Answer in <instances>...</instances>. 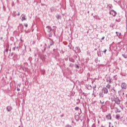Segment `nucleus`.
Segmentation results:
<instances>
[{
  "label": "nucleus",
  "mask_w": 127,
  "mask_h": 127,
  "mask_svg": "<svg viewBox=\"0 0 127 127\" xmlns=\"http://www.w3.org/2000/svg\"><path fill=\"white\" fill-rule=\"evenodd\" d=\"M17 15H18V16L20 15V13L19 12L18 13Z\"/></svg>",
  "instance_id": "nucleus-33"
},
{
  "label": "nucleus",
  "mask_w": 127,
  "mask_h": 127,
  "mask_svg": "<svg viewBox=\"0 0 127 127\" xmlns=\"http://www.w3.org/2000/svg\"><path fill=\"white\" fill-rule=\"evenodd\" d=\"M111 92H112V93H111L110 95H116V94H117V91L114 88L111 89Z\"/></svg>",
  "instance_id": "nucleus-9"
},
{
  "label": "nucleus",
  "mask_w": 127,
  "mask_h": 127,
  "mask_svg": "<svg viewBox=\"0 0 127 127\" xmlns=\"http://www.w3.org/2000/svg\"><path fill=\"white\" fill-rule=\"evenodd\" d=\"M5 52H8V49H5Z\"/></svg>",
  "instance_id": "nucleus-29"
},
{
  "label": "nucleus",
  "mask_w": 127,
  "mask_h": 127,
  "mask_svg": "<svg viewBox=\"0 0 127 127\" xmlns=\"http://www.w3.org/2000/svg\"><path fill=\"white\" fill-rule=\"evenodd\" d=\"M1 39H2V37L1 38Z\"/></svg>",
  "instance_id": "nucleus-42"
},
{
  "label": "nucleus",
  "mask_w": 127,
  "mask_h": 127,
  "mask_svg": "<svg viewBox=\"0 0 127 127\" xmlns=\"http://www.w3.org/2000/svg\"><path fill=\"white\" fill-rule=\"evenodd\" d=\"M50 9L51 12H53V11H54V10H55V8L54 7H52L50 8Z\"/></svg>",
  "instance_id": "nucleus-16"
},
{
  "label": "nucleus",
  "mask_w": 127,
  "mask_h": 127,
  "mask_svg": "<svg viewBox=\"0 0 127 127\" xmlns=\"http://www.w3.org/2000/svg\"><path fill=\"white\" fill-rule=\"evenodd\" d=\"M49 37H52V33H51L50 34H49Z\"/></svg>",
  "instance_id": "nucleus-25"
},
{
  "label": "nucleus",
  "mask_w": 127,
  "mask_h": 127,
  "mask_svg": "<svg viewBox=\"0 0 127 127\" xmlns=\"http://www.w3.org/2000/svg\"><path fill=\"white\" fill-rule=\"evenodd\" d=\"M50 39V45L48 47V48H50V46H52V45H54V42L51 40V39Z\"/></svg>",
  "instance_id": "nucleus-6"
},
{
  "label": "nucleus",
  "mask_w": 127,
  "mask_h": 127,
  "mask_svg": "<svg viewBox=\"0 0 127 127\" xmlns=\"http://www.w3.org/2000/svg\"><path fill=\"white\" fill-rule=\"evenodd\" d=\"M13 53H11V56H13Z\"/></svg>",
  "instance_id": "nucleus-37"
},
{
  "label": "nucleus",
  "mask_w": 127,
  "mask_h": 127,
  "mask_svg": "<svg viewBox=\"0 0 127 127\" xmlns=\"http://www.w3.org/2000/svg\"><path fill=\"white\" fill-rule=\"evenodd\" d=\"M114 102L117 105H120L121 104V100L117 97H114Z\"/></svg>",
  "instance_id": "nucleus-1"
},
{
  "label": "nucleus",
  "mask_w": 127,
  "mask_h": 127,
  "mask_svg": "<svg viewBox=\"0 0 127 127\" xmlns=\"http://www.w3.org/2000/svg\"><path fill=\"white\" fill-rule=\"evenodd\" d=\"M102 91L104 94H107L109 93V90L107 87H103L102 89Z\"/></svg>",
  "instance_id": "nucleus-5"
},
{
  "label": "nucleus",
  "mask_w": 127,
  "mask_h": 127,
  "mask_svg": "<svg viewBox=\"0 0 127 127\" xmlns=\"http://www.w3.org/2000/svg\"><path fill=\"white\" fill-rule=\"evenodd\" d=\"M16 49H17V50H18V51H19L18 47H16Z\"/></svg>",
  "instance_id": "nucleus-36"
},
{
  "label": "nucleus",
  "mask_w": 127,
  "mask_h": 127,
  "mask_svg": "<svg viewBox=\"0 0 127 127\" xmlns=\"http://www.w3.org/2000/svg\"><path fill=\"white\" fill-rule=\"evenodd\" d=\"M120 118H121V115L119 114L116 115L115 119H116V120H120Z\"/></svg>",
  "instance_id": "nucleus-14"
},
{
  "label": "nucleus",
  "mask_w": 127,
  "mask_h": 127,
  "mask_svg": "<svg viewBox=\"0 0 127 127\" xmlns=\"http://www.w3.org/2000/svg\"><path fill=\"white\" fill-rule=\"evenodd\" d=\"M99 97L104 98V93L103 92L99 93Z\"/></svg>",
  "instance_id": "nucleus-13"
},
{
  "label": "nucleus",
  "mask_w": 127,
  "mask_h": 127,
  "mask_svg": "<svg viewBox=\"0 0 127 127\" xmlns=\"http://www.w3.org/2000/svg\"><path fill=\"white\" fill-rule=\"evenodd\" d=\"M75 111H78V110H79V107H76L75 108Z\"/></svg>",
  "instance_id": "nucleus-21"
},
{
  "label": "nucleus",
  "mask_w": 127,
  "mask_h": 127,
  "mask_svg": "<svg viewBox=\"0 0 127 127\" xmlns=\"http://www.w3.org/2000/svg\"><path fill=\"white\" fill-rule=\"evenodd\" d=\"M105 39V37L102 38L101 40H104Z\"/></svg>",
  "instance_id": "nucleus-32"
},
{
  "label": "nucleus",
  "mask_w": 127,
  "mask_h": 127,
  "mask_svg": "<svg viewBox=\"0 0 127 127\" xmlns=\"http://www.w3.org/2000/svg\"><path fill=\"white\" fill-rule=\"evenodd\" d=\"M24 25V26H25V27H27V26H28V25L27 24V23H25Z\"/></svg>",
  "instance_id": "nucleus-24"
},
{
  "label": "nucleus",
  "mask_w": 127,
  "mask_h": 127,
  "mask_svg": "<svg viewBox=\"0 0 127 127\" xmlns=\"http://www.w3.org/2000/svg\"><path fill=\"white\" fill-rule=\"evenodd\" d=\"M13 16H14V17H15V16H16V14H13Z\"/></svg>",
  "instance_id": "nucleus-34"
},
{
  "label": "nucleus",
  "mask_w": 127,
  "mask_h": 127,
  "mask_svg": "<svg viewBox=\"0 0 127 127\" xmlns=\"http://www.w3.org/2000/svg\"><path fill=\"white\" fill-rule=\"evenodd\" d=\"M56 32V28L53 29L54 35H55V33Z\"/></svg>",
  "instance_id": "nucleus-18"
},
{
  "label": "nucleus",
  "mask_w": 127,
  "mask_h": 127,
  "mask_svg": "<svg viewBox=\"0 0 127 127\" xmlns=\"http://www.w3.org/2000/svg\"><path fill=\"white\" fill-rule=\"evenodd\" d=\"M110 14H111V15H113V16H116L117 15V12L116 11H114V9H112L109 12Z\"/></svg>",
  "instance_id": "nucleus-3"
},
{
  "label": "nucleus",
  "mask_w": 127,
  "mask_h": 127,
  "mask_svg": "<svg viewBox=\"0 0 127 127\" xmlns=\"http://www.w3.org/2000/svg\"><path fill=\"white\" fill-rule=\"evenodd\" d=\"M109 127H114V126H112V127L111 126V122H109Z\"/></svg>",
  "instance_id": "nucleus-27"
},
{
  "label": "nucleus",
  "mask_w": 127,
  "mask_h": 127,
  "mask_svg": "<svg viewBox=\"0 0 127 127\" xmlns=\"http://www.w3.org/2000/svg\"><path fill=\"white\" fill-rule=\"evenodd\" d=\"M116 21L117 22H120V21H121V19H116Z\"/></svg>",
  "instance_id": "nucleus-19"
},
{
  "label": "nucleus",
  "mask_w": 127,
  "mask_h": 127,
  "mask_svg": "<svg viewBox=\"0 0 127 127\" xmlns=\"http://www.w3.org/2000/svg\"><path fill=\"white\" fill-rule=\"evenodd\" d=\"M9 52H10H10H11V48H10V49L9 50Z\"/></svg>",
  "instance_id": "nucleus-35"
},
{
  "label": "nucleus",
  "mask_w": 127,
  "mask_h": 127,
  "mask_svg": "<svg viewBox=\"0 0 127 127\" xmlns=\"http://www.w3.org/2000/svg\"><path fill=\"white\" fill-rule=\"evenodd\" d=\"M120 108L122 109V107L121 106H120Z\"/></svg>",
  "instance_id": "nucleus-43"
},
{
  "label": "nucleus",
  "mask_w": 127,
  "mask_h": 127,
  "mask_svg": "<svg viewBox=\"0 0 127 127\" xmlns=\"http://www.w3.org/2000/svg\"><path fill=\"white\" fill-rule=\"evenodd\" d=\"M45 50H46V48H44V51H45Z\"/></svg>",
  "instance_id": "nucleus-38"
},
{
  "label": "nucleus",
  "mask_w": 127,
  "mask_h": 127,
  "mask_svg": "<svg viewBox=\"0 0 127 127\" xmlns=\"http://www.w3.org/2000/svg\"><path fill=\"white\" fill-rule=\"evenodd\" d=\"M116 34H118V32H116Z\"/></svg>",
  "instance_id": "nucleus-39"
},
{
  "label": "nucleus",
  "mask_w": 127,
  "mask_h": 127,
  "mask_svg": "<svg viewBox=\"0 0 127 127\" xmlns=\"http://www.w3.org/2000/svg\"><path fill=\"white\" fill-rule=\"evenodd\" d=\"M106 81L107 82H109L110 84L112 83V78L110 76L107 77Z\"/></svg>",
  "instance_id": "nucleus-11"
},
{
  "label": "nucleus",
  "mask_w": 127,
  "mask_h": 127,
  "mask_svg": "<svg viewBox=\"0 0 127 127\" xmlns=\"http://www.w3.org/2000/svg\"><path fill=\"white\" fill-rule=\"evenodd\" d=\"M96 88H97V86L95 85V86H93V89H96Z\"/></svg>",
  "instance_id": "nucleus-30"
},
{
  "label": "nucleus",
  "mask_w": 127,
  "mask_h": 127,
  "mask_svg": "<svg viewBox=\"0 0 127 127\" xmlns=\"http://www.w3.org/2000/svg\"><path fill=\"white\" fill-rule=\"evenodd\" d=\"M46 29H47L48 32H49V33L51 32V30H52V29L51 28V27H50L49 26H47Z\"/></svg>",
  "instance_id": "nucleus-10"
},
{
  "label": "nucleus",
  "mask_w": 127,
  "mask_h": 127,
  "mask_svg": "<svg viewBox=\"0 0 127 127\" xmlns=\"http://www.w3.org/2000/svg\"><path fill=\"white\" fill-rule=\"evenodd\" d=\"M106 88H107V89H111V84H108L106 85Z\"/></svg>",
  "instance_id": "nucleus-17"
},
{
  "label": "nucleus",
  "mask_w": 127,
  "mask_h": 127,
  "mask_svg": "<svg viewBox=\"0 0 127 127\" xmlns=\"http://www.w3.org/2000/svg\"><path fill=\"white\" fill-rule=\"evenodd\" d=\"M22 21H23V20H26V18L25 15L22 14Z\"/></svg>",
  "instance_id": "nucleus-12"
},
{
  "label": "nucleus",
  "mask_w": 127,
  "mask_h": 127,
  "mask_svg": "<svg viewBox=\"0 0 127 127\" xmlns=\"http://www.w3.org/2000/svg\"><path fill=\"white\" fill-rule=\"evenodd\" d=\"M15 49H16V47H13V48H12V50H13V51H15Z\"/></svg>",
  "instance_id": "nucleus-23"
},
{
  "label": "nucleus",
  "mask_w": 127,
  "mask_h": 127,
  "mask_svg": "<svg viewBox=\"0 0 127 127\" xmlns=\"http://www.w3.org/2000/svg\"><path fill=\"white\" fill-rule=\"evenodd\" d=\"M116 35H117V36H118V37H120V36H121V35H122V33H120L119 35V34H117Z\"/></svg>",
  "instance_id": "nucleus-22"
},
{
  "label": "nucleus",
  "mask_w": 127,
  "mask_h": 127,
  "mask_svg": "<svg viewBox=\"0 0 127 127\" xmlns=\"http://www.w3.org/2000/svg\"><path fill=\"white\" fill-rule=\"evenodd\" d=\"M6 109L7 112H11V110H12V107L11 106H8Z\"/></svg>",
  "instance_id": "nucleus-8"
},
{
  "label": "nucleus",
  "mask_w": 127,
  "mask_h": 127,
  "mask_svg": "<svg viewBox=\"0 0 127 127\" xmlns=\"http://www.w3.org/2000/svg\"><path fill=\"white\" fill-rule=\"evenodd\" d=\"M99 104H100L101 105V109H102L103 107H105L106 106V103H105V101L104 100H100L99 102Z\"/></svg>",
  "instance_id": "nucleus-4"
},
{
  "label": "nucleus",
  "mask_w": 127,
  "mask_h": 127,
  "mask_svg": "<svg viewBox=\"0 0 127 127\" xmlns=\"http://www.w3.org/2000/svg\"><path fill=\"white\" fill-rule=\"evenodd\" d=\"M107 120H112V114L109 113L108 115L106 116Z\"/></svg>",
  "instance_id": "nucleus-7"
},
{
  "label": "nucleus",
  "mask_w": 127,
  "mask_h": 127,
  "mask_svg": "<svg viewBox=\"0 0 127 127\" xmlns=\"http://www.w3.org/2000/svg\"><path fill=\"white\" fill-rule=\"evenodd\" d=\"M121 88L122 89H123V90H127V83L126 82H123L121 84Z\"/></svg>",
  "instance_id": "nucleus-2"
},
{
  "label": "nucleus",
  "mask_w": 127,
  "mask_h": 127,
  "mask_svg": "<svg viewBox=\"0 0 127 127\" xmlns=\"http://www.w3.org/2000/svg\"><path fill=\"white\" fill-rule=\"evenodd\" d=\"M17 91H18V92H19V91H20V89L17 88Z\"/></svg>",
  "instance_id": "nucleus-31"
},
{
  "label": "nucleus",
  "mask_w": 127,
  "mask_h": 127,
  "mask_svg": "<svg viewBox=\"0 0 127 127\" xmlns=\"http://www.w3.org/2000/svg\"><path fill=\"white\" fill-rule=\"evenodd\" d=\"M75 67L76 68V69H79V65L76 64L75 65Z\"/></svg>",
  "instance_id": "nucleus-26"
},
{
  "label": "nucleus",
  "mask_w": 127,
  "mask_h": 127,
  "mask_svg": "<svg viewBox=\"0 0 127 127\" xmlns=\"http://www.w3.org/2000/svg\"><path fill=\"white\" fill-rule=\"evenodd\" d=\"M54 28H55V26H53Z\"/></svg>",
  "instance_id": "nucleus-41"
},
{
  "label": "nucleus",
  "mask_w": 127,
  "mask_h": 127,
  "mask_svg": "<svg viewBox=\"0 0 127 127\" xmlns=\"http://www.w3.org/2000/svg\"><path fill=\"white\" fill-rule=\"evenodd\" d=\"M103 53H106L107 52V49H105L104 51H103Z\"/></svg>",
  "instance_id": "nucleus-28"
},
{
  "label": "nucleus",
  "mask_w": 127,
  "mask_h": 127,
  "mask_svg": "<svg viewBox=\"0 0 127 127\" xmlns=\"http://www.w3.org/2000/svg\"><path fill=\"white\" fill-rule=\"evenodd\" d=\"M116 109L117 110L116 113H121V112H122V111L121 110V109L118 108V107H116Z\"/></svg>",
  "instance_id": "nucleus-15"
},
{
  "label": "nucleus",
  "mask_w": 127,
  "mask_h": 127,
  "mask_svg": "<svg viewBox=\"0 0 127 127\" xmlns=\"http://www.w3.org/2000/svg\"><path fill=\"white\" fill-rule=\"evenodd\" d=\"M65 127H72V126L69 124L65 125Z\"/></svg>",
  "instance_id": "nucleus-20"
},
{
  "label": "nucleus",
  "mask_w": 127,
  "mask_h": 127,
  "mask_svg": "<svg viewBox=\"0 0 127 127\" xmlns=\"http://www.w3.org/2000/svg\"><path fill=\"white\" fill-rule=\"evenodd\" d=\"M101 127H104V126H102Z\"/></svg>",
  "instance_id": "nucleus-40"
}]
</instances>
